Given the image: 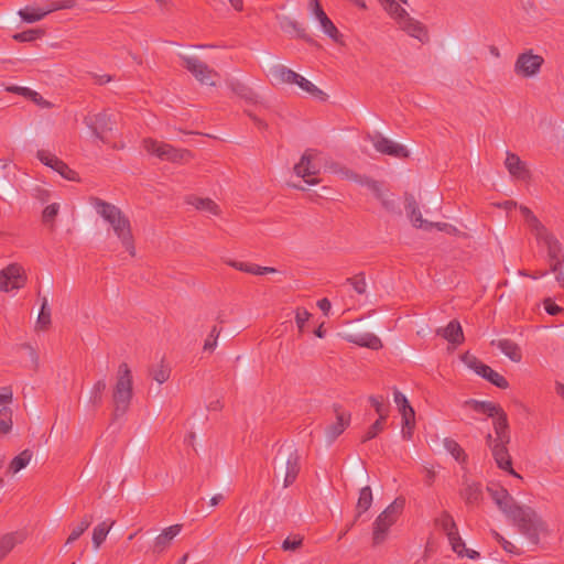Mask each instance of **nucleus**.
<instances>
[{"label":"nucleus","mask_w":564,"mask_h":564,"mask_svg":"<svg viewBox=\"0 0 564 564\" xmlns=\"http://www.w3.org/2000/svg\"><path fill=\"white\" fill-rule=\"evenodd\" d=\"M487 490L498 508L513 521L519 531L532 544H538L540 533L546 531V525L536 512L530 507L518 506L505 488L488 487Z\"/></svg>","instance_id":"1"},{"label":"nucleus","mask_w":564,"mask_h":564,"mask_svg":"<svg viewBox=\"0 0 564 564\" xmlns=\"http://www.w3.org/2000/svg\"><path fill=\"white\" fill-rule=\"evenodd\" d=\"M89 202L96 213L111 226L113 232L130 256L134 257L135 248L129 218L119 207L99 197H90Z\"/></svg>","instance_id":"2"},{"label":"nucleus","mask_w":564,"mask_h":564,"mask_svg":"<svg viewBox=\"0 0 564 564\" xmlns=\"http://www.w3.org/2000/svg\"><path fill=\"white\" fill-rule=\"evenodd\" d=\"M301 470L300 454L293 442L283 443L273 458L274 478H283V488L294 484Z\"/></svg>","instance_id":"3"},{"label":"nucleus","mask_w":564,"mask_h":564,"mask_svg":"<svg viewBox=\"0 0 564 564\" xmlns=\"http://www.w3.org/2000/svg\"><path fill=\"white\" fill-rule=\"evenodd\" d=\"M133 397L132 372L126 362H121L117 371L116 384L112 389L113 419L123 416L131 404Z\"/></svg>","instance_id":"4"},{"label":"nucleus","mask_w":564,"mask_h":564,"mask_svg":"<svg viewBox=\"0 0 564 564\" xmlns=\"http://www.w3.org/2000/svg\"><path fill=\"white\" fill-rule=\"evenodd\" d=\"M405 499L398 497L377 517L373 522V545H379L386 540L389 529L397 522L403 511Z\"/></svg>","instance_id":"5"},{"label":"nucleus","mask_w":564,"mask_h":564,"mask_svg":"<svg viewBox=\"0 0 564 564\" xmlns=\"http://www.w3.org/2000/svg\"><path fill=\"white\" fill-rule=\"evenodd\" d=\"M143 147L147 152L158 156L161 160L170 161L173 163L181 162L191 156V152L187 150H180L171 144L160 142L151 138L143 140Z\"/></svg>","instance_id":"6"},{"label":"nucleus","mask_w":564,"mask_h":564,"mask_svg":"<svg viewBox=\"0 0 564 564\" xmlns=\"http://www.w3.org/2000/svg\"><path fill=\"white\" fill-rule=\"evenodd\" d=\"M184 67L203 85L216 86L215 78H218V73L210 68L206 63L202 62L196 56H187L180 54Z\"/></svg>","instance_id":"7"},{"label":"nucleus","mask_w":564,"mask_h":564,"mask_svg":"<svg viewBox=\"0 0 564 564\" xmlns=\"http://www.w3.org/2000/svg\"><path fill=\"white\" fill-rule=\"evenodd\" d=\"M462 360L468 368L473 369L477 375L489 381L491 384L500 389H507L509 387V383L503 376L480 361L476 356L466 352L463 355Z\"/></svg>","instance_id":"8"},{"label":"nucleus","mask_w":564,"mask_h":564,"mask_svg":"<svg viewBox=\"0 0 564 564\" xmlns=\"http://www.w3.org/2000/svg\"><path fill=\"white\" fill-rule=\"evenodd\" d=\"M544 63L541 55L533 54L532 50L525 51L518 55L514 63V73L523 78L536 76Z\"/></svg>","instance_id":"9"},{"label":"nucleus","mask_w":564,"mask_h":564,"mask_svg":"<svg viewBox=\"0 0 564 564\" xmlns=\"http://www.w3.org/2000/svg\"><path fill=\"white\" fill-rule=\"evenodd\" d=\"M534 237L539 243H543L545 246L550 267H556L560 262H564L562 243L546 227Z\"/></svg>","instance_id":"10"},{"label":"nucleus","mask_w":564,"mask_h":564,"mask_svg":"<svg viewBox=\"0 0 564 564\" xmlns=\"http://www.w3.org/2000/svg\"><path fill=\"white\" fill-rule=\"evenodd\" d=\"M26 275L24 269L17 263H11L0 271V290L4 292L19 290L24 286Z\"/></svg>","instance_id":"11"},{"label":"nucleus","mask_w":564,"mask_h":564,"mask_svg":"<svg viewBox=\"0 0 564 564\" xmlns=\"http://www.w3.org/2000/svg\"><path fill=\"white\" fill-rule=\"evenodd\" d=\"M316 155V150L308 149L303 153L300 162L294 166L295 174L302 177L308 185H316L319 182L316 177L308 178L310 176H316L319 174V167L313 163V159Z\"/></svg>","instance_id":"12"},{"label":"nucleus","mask_w":564,"mask_h":564,"mask_svg":"<svg viewBox=\"0 0 564 564\" xmlns=\"http://www.w3.org/2000/svg\"><path fill=\"white\" fill-rule=\"evenodd\" d=\"M367 138L371 141L375 149L382 154L399 159L409 156V151L405 147L393 142L392 140L382 135L380 132L368 134Z\"/></svg>","instance_id":"13"},{"label":"nucleus","mask_w":564,"mask_h":564,"mask_svg":"<svg viewBox=\"0 0 564 564\" xmlns=\"http://www.w3.org/2000/svg\"><path fill=\"white\" fill-rule=\"evenodd\" d=\"M84 123L91 130L96 138L105 142L106 134L113 129L115 120L107 112H100L86 116Z\"/></svg>","instance_id":"14"},{"label":"nucleus","mask_w":564,"mask_h":564,"mask_svg":"<svg viewBox=\"0 0 564 564\" xmlns=\"http://www.w3.org/2000/svg\"><path fill=\"white\" fill-rule=\"evenodd\" d=\"M36 156L44 165L50 166L64 178L68 181H79L78 173L72 170L65 162L59 160L55 154L45 150H39Z\"/></svg>","instance_id":"15"},{"label":"nucleus","mask_w":564,"mask_h":564,"mask_svg":"<svg viewBox=\"0 0 564 564\" xmlns=\"http://www.w3.org/2000/svg\"><path fill=\"white\" fill-rule=\"evenodd\" d=\"M310 4L312 7V13L319 22L324 33L327 34L334 42L340 43L341 34L323 10L319 0H311Z\"/></svg>","instance_id":"16"},{"label":"nucleus","mask_w":564,"mask_h":564,"mask_svg":"<svg viewBox=\"0 0 564 564\" xmlns=\"http://www.w3.org/2000/svg\"><path fill=\"white\" fill-rule=\"evenodd\" d=\"M395 20L400 28L410 36L417 39L422 43L427 41L429 36L425 26L417 20L411 18L406 11L405 13H400Z\"/></svg>","instance_id":"17"},{"label":"nucleus","mask_w":564,"mask_h":564,"mask_svg":"<svg viewBox=\"0 0 564 564\" xmlns=\"http://www.w3.org/2000/svg\"><path fill=\"white\" fill-rule=\"evenodd\" d=\"M404 203L406 215L415 228H421L424 230L433 229V224L431 221L423 219L419 204L412 194L405 193Z\"/></svg>","instance_id":"18"},{"label":"nucleus","mask_w":564,"mask_h":564,"mask_svg":"<svg viewBox=\"0 0 564 564\" xmlns=\"http://www.w3.org/2000/svg\"><path fill=\"white\" fill-rule=\"evenodd\" d=\"M508 444L509 443L505 442H496L491 449L492 456L500 469L506 470L516 477H520L512 468V459L507 448Z\"/></svg>","instance_id":"19"},{"label":"nucleus","mask_w":564,"mask_h":564,"mask_svg":"<svg viewBox=\"0 0 564 564\" xmlns=\"http://www.w3.org/2000/svg\"><path fill=\"white\" fill-rule=\"evenodd\" d=\"M460 497L467 506H476L482 499L481 484L471 481L467 477L463 479V488L459 491Z\"/></svg>","instance_id":"20"},{"label":"nucleus","mask_w":564,"mask_h":564,"mask_svg":"<svg viewBox=\"0 0 564 564\" xmlns=\"http://www.w3.org/2000/svg\"><path fill=\"white\" fill-rule=\"evenodd\" d=\"M505 165L508 172L516 178L528 180L531 176L525 163L516 153L507 152Z\"/></svg>","instance_id":"21"},{"label":"nucleus","mask_w":564,"mask_h":564,"mask_svg":"<svg viewBox=\"0 0 564 564\" xmlns=\"http://www.w3.org/2000/svg\"><path fill=\"white\" fill-rule=\"evenodd\" d=\"M182 525L174 524L162 531L159 534L153 543L152 551L154 554H161L164 552L170 545L172 540L181 532Z\"/></svg>","instance_id":"22"},{"label":"nucleus","mask_w":564,"mask_h":564,"mask_svg":"<svg viewBox=\"0 0 564 564\" xmlns=\"http://www.w3.org/2000/svg\"><path fill=\"white\" fill-rule=\"evenodd\" d=\"M436 335L442 336L453 345H460L464 341L463 328L456 319L451 321L446 327L437 328Z\"/></svg>","instance_id":"23"},{"label":"nucleus","mask_w":564,"mask_h":564,"mask_svg":"<svg viewBox=\"0 0 564 564\" xmlns=\"http://www.w3.org/2000/svg\"><path fill=\"white\" fill-rule=\"evenodd\" d=\"M336 422L330 424L326 429V435L329 442H334L349 425L350 414L340 412L338 408H335Z\"/></svg>","instance_id":"24"},{"label":"nucleus","mask_w":564,"mask_h":564,"mask_svg":"<svg viewBox=\"0 0 564 564\" xmlns=\"http://www.w3.org/2000/svg\"><path fill=\"white\" fill-rule=\"evenodd\" d=\"M25 540L23 532H10L0 536V562L18 545Z\"/></svg>","instance_id":"25"},{"label":"nucleus","mask_w":564,"mask_h":564,"mask_svg":"<svg viewBox=\"0 0 564 564\" xmlns=\"http://www.w3.org/2000/svg\"><path fill=\"white\" fill-rule=\"evenodd\" d=\"M491 345L497 346L502 354H505L510 360L520 362L522 359V352L517 343L511 339L502 338L492 340Z\"/></svg>","instance_id":"26"},{"label":"nucleus","mask_w":564,"mask_h":564,"mask_svg":"<svg viewBox=\"0 0 564 564\" xmlns=\"http://www.w3.org/2000/svg\"><path fill=\"white\" fill-rule=\"evenodd\" d=\"M494 421V430H495V442H505L510 443V433H509V423L507 414L503 410H501L496 416Z\"/></svg>","instance_id":"27"},{"label":"nucleus","mask_w":564,"mask_h":564,"mask_svg":"<svg viewBox=\"0 0 564 564\" xmlns=\"http://www.w3.org/2000/svg\"><path fill=\"white\" fill-rule=\"evenodd\" d=\"M225 263H227L231 268H235L236 270L256 275L273 273L276 271L274 268L271 267H261L259 264L241 262L236 260H226Z\"/></svg>","instance_id":"28"},{"label":"nucleus","mask_w":564,"mask_h":564,"mask_svg":"<svg viewBox=\"0 0 564 564\" xmlns=\"http://www.w3.org/2000/svg\"><path fill=\"white\" fill-rule=\"evenodd\" d=\"M464 405L470 406L475 412L486 414L489 417H495L502 410L500 405L490 401H478L474 399L465 401Z\"/></svg>","instance_id":"29"},{"label":"nucleus","mask_w":564,"mask_h":564,"mask_svg":"<svg viewBox=\"0 0 564 564\" xmlns=\"http://www.w3.org/2000/svg\"><path fill=\"white\" fill-rule=\"evenodd\" d=\"M270 73L279 84H295V80H297L299 78L297 73L288 68L284 65L273 66Z\"/></svg>","instance_id":"30"},{"label":"nucleus","mask_w":564,"mask_h":564,"mask_svg":"<svg viewBox=\"0 0 564 564\" xmlns=\"http://www.w3.org/2000/svg\"><path fill=\"white\" fill-rule=\"evenodd\" d=\"M372 491L369 486H365L359 491L358 501L356 505V516L354 523L361 517L362 513L369 510L372 505Z\"/></svg>","instance_id":"31"},{"label":"nucleus","mask_w":564,"mask_h":564,"mask_svg":"<svg viewBox=\"0 0 564 564\" xmlns=\"http://www.w3.org/2000/svg\"><path fill=\"white\" fill-rule=\"evenodd\" d=\"M394 402L399 405L404 424L409 426L411 422L413 423L415 416L413 408L410 405L405 395L399 391L394 392Z\"/></svg>","instance_id":"32"},{"label":"nucleus","mask_w":564,"mask_h":564,"mask_svg":"<svg viewBox=\"0 0 564 564\" xmlns=\"http://www.w3.org/2000/svg\"><path fill=\"white\" fill-rule=\"evenodd\" d=\"M187 204L193 205L196 209L218 215L220 213L218 205L210 198H203L197 196H189L186 199Z\"/></svg>","instance_id":"33"},{"label":"nucleus","mask_w":564,"mask_h":564,"mask_svg":"<svg viewBox=\"0 0 564 564\" xmlns=\"http://www.w3.org/2000/svg\"><path fill=\"white\" fill-rule=\"evenodd\" d=\"M113 520H106L100 522L94 528L93 531V545L96 550L100 547V545L105 542L109 531L113 527Z\"/></svg>","instance_id":"34"},{"label":"nucleus","mask_w":564,"mask_h":564,"mask_svg":"<svg viewBox=\"0 0 564 564\" xmlns=\"http://www.w3.org/2000/svg\"><path fill=\"white\" fill-rule=\"evenodd\" d=\"M18 14L22 19V21L26 23H34L41 21L43 18L50 14V12H46V7L35 8L28 6L23 9H20Z\"/></svg>","instance_id":"35"},{"label":"nucleus","mask_w":564,"mask_h":564,"mask_svg":"<svg viewBox=\"0 0 564 564\" xmlns=\"http://www.w3.org/2000/svg\"><path fill=\"white\" fill-rule=\"evenodd\" d=\"M348 340L360 347H367L372 350H379L382 348L381 339L377 335L371 333H367L356 337H349Z\"/></svg>","instance_id":"36"},{"label":"nucleus","mask_w":564,"mask_h":564,"mask_svg":"<svg viewBox=\"0 0 564 564\" xmlns=\"http://www.w3.org/2000/svg\"><path fill=\"white\" fill-rule=\"evenodd\" d=\"M281 29L285 32H295L297 37L306 41L307 43H315V41L306 33L305 29L295 20L284 18L281 22Z\"/></svg>","instance_id":"37"},{"label":"nucleus","mask_w":564,"mask_h":564,"mask_svg":"<svg viewBox=\"0 0 564 564\" xmlns=\"http://www.w3.org/2000/svg\"><path fill=\"white\" fill-rule=\"evenodd\" d=\"M519 209L524 218L525 224L534 236L545 228V226L538 219V217L532 213L530 208L521 205Z\"/></svg>","instance_id":"38"},{"label":"nucleus","mask_w":564,"mask_h":564,"mask_svg":"<svg viewBox=\"0 0 564 564\" xmlns=\"http://www.w3.org/2000/svg\"><path fill=\"white\" fill-rule=\"evenodd\" d=\"M350 178L362 186H367L375 194L376 198H381V186L378 181L356 173H351Z\"/></svg>","instance_id":"39"},{"label":"nucleus","mask_w":564,"mask_h":564,"mask_svg":"<svg viewBox=\"0 0 564 564\" xmlns=\"http://www.w3.org/2000/svg\"><path fill=\"white\" fill-rule=\"evenodd\" d=\"M51 310L46 297L42 299L41 311L36 319V328L46 330L51 326Z\"/></svg>","instance_id":"40"},{"label":"nucleus","mask_w":564,"mask_h":564,"mask_svg":"<svg viewBox=\"0 0 564 564\" xmlns=\"http://www.w3.org/2000/svg\"><path fill=\"white\" fill-rule=\"evenodd\" d=\"M32 458V452L30 449L22 451L17 455L9 465V471L15 474L21 469L25 468Z\"/></svg>","instance_id":"41"},{"label":"nucleus","mask_w":564,"mask_h":564,"mask_svg":"<svg viewBox=\"0 0 564 564\" xmlns=\"http://www.w3.org/2000/svg\"><path fill=\"white\" fill-rule=\"evenodd\" d=\"M93 522L91 514H85L77 527H75L66 540V544H70L79 539V536L90 527Z\"/></svg>","instance_id":"42"},{"label":"nucleus","mask_w":564,"mask_h":564,"mask_svg":"<svg viewBox=\"0 0 564 564\" xmlns=\"http://www.w3.org/2000/svg\"><path fill=\"white\" fill-rule=\"evenodd\" d=\"M107 388V383L105 379H100L95 382L90 390V398L89 402L98 408L102 403V395Z\"/></svg>","instance_id":"43"},{"label":"nucleus","mask_w":564,"mask_h":564,"mask_svg":"<svg viewBox=\"0 0 564 564\" xmlns=\"http://www.w3.org/2000/svg\"><path fill=\"white\" fill-rule=\"evenodd\" d=\"M444 447L451 455L459 463L466 460V454L465 451L462 448V446L453 438H445L444 440Z\"/></svg>","instance_id":"44"},{"label":"nucleus","mask_w":564,"mask_h":564,"mask_svg":"<svg viewBox=\"0 0 564 564\" xmlns=\"http://www.w3.org/2000/svg\"><path fill=\"white\" fill-rule=\"evenodd\" d=\"M229 86H230V89L239 97H241L248 101H256V94L253 93V90L251 88H249L245 84L236 80V82H231L229 84Z\"/></svg>","instance_id":"45"},{"label":"nucleus","mask_w":564,"mask_h":564,"mask_svg":"<svg viewBox=\"0 0 564 564\" xmlns=\"http://www.w3.org/2000/svg\"><path fill=\"white\" fill-rule=\"evenodd\" d=\"M369 402L375 408L376 413L378 414V419L380 421L387 420L389 415V405L384 403L382 397H369Z\"/></svg>","instance_id":"46"},{"label":"nucleus","mask_w":564,"mask_h":564,"mask_svg":"<svg viewBox=\"0 0 564 564\" xmlns=\"http://www.w3.org/2000/svg\"><path fill=\"white\" fill-rule=\"evenodd\" d=\"M12 429V410L9 406L0 409V434L6 435Z\"/></svg>","instance_id":"47"},{"label":"nucleus","mask_w":564,"mask_h":564,"mask_svg":"<svg viewBox=\"0 0 564 564\" xmlns=\"http://www.w3.org/2000/svg\"><path fill=\"white\" fill-rule=\"evenodd\" d=\"M44 30L42 29H30L23 32L15 33L12 37L18 42H32L37 39H41L44 35Z\"/></svg>","instance_id":"48"},{"label":"nucleus","mask_w":564,"mask_h":564,"mask_svg":"<svg viewBox=\"0 0 564 564\" xmlns=\"http://www.w3.org/2000/svg\"><path fill=\"white\" fill-rule=\"evenodd\" d=\"M345 283L350 284L358 294H365L367 289V282L365 273H358L352 278H347Z\"/></svg>","instance_id":"49"},{"label":"nucleus","mask_w":564,"mask_h":564,"mask_svg":"<svg viewBox=\"0 0 564 564\" xmlns=\"http://www.w3.org/2000/svg\"><path fill=\"white\" fill-rule=\"evenodd\" d=\"M295 84L299 85L303 90L310 93L313 96L323 98L325 96L324 91H322L319 88H317L314 84H312L310 80L304 78L303 76L299 75L297 80H295Z\"/></svg>","instance_id":"50"},{"label":"nucleus","mask_w":564,"mask_h":564,"mask_svg":"<svg viewBox=\"0 0 564 564\" xmlns=\"http://www.w3.org/2000/svg\"><path fill=\"white\" fill-rule=\"evenodd\" d=\"M435 524L440 527L444 532H446L455 528L456 523L449 512L443 511L441 516L435 519Z\"/></svg>","instance_id":"51"},{"label":"nucleus","mask_w":564,"mask_h":564,"mask_svg":"<svg viewBox=\"0 0 564 564\" xmlns=\"http://www.w3.org/2000/svg\"><path fill=\"white\" fill-rule=\"evenodd\" d=\"M171 375V369L167 366L160 365L156 369L151 370V376L153 380L158 383L162 384L169 380Z\"/></svg>","instance_id":"52"},{"label":"nucleus","mask_w":564,"mask_h":564,"mask_svg":"<svg viewBox=\"0 0 564 564\" xmlns=\"http://www.w3.org/2000/svg\"><path fill=\"white\" fill-rule=\"evenodd\" d=\"M388 13L397 19L400 13H405V10L395 0H378Z\"/></svg>","instance_id":"53"},{"label":"nucleus","mask_w":564,"mask_h":564,"mask_svg":"<svg viewBox=\"0 0 564 564\" xmlns=\"http://www.w3.org/2000/svg\"><path fill=\"white\" fill-rule=\"evenodd\" d=\"M384 421L376 420L373 424H371L365 435L361 437V442H368L375 438L384 427Z\"/></svg>","instance_id":"54"},{"label":"nucleus","mask_w":564,"mask_h":564,"mask_svg":"<svg viewBox=\"0 0 564 564\" xmlns=\"http://www.w3.org/2000/svg\"><path fill=\"white\" fill-rule=\"evenodd\" d=\"M76 6V0H61L52 1L46 6V12H54L63 9H73Z\"/></svg>","instance_id":"55"},{"label":"nucleus","mask_w":564,"mask_h":564,"mask_svg":"<svg viewBox=\"0 0 564 564\" xmlns=\"http://www.w3.org/2000/svg\"><path fill=\"white\" fill-rule=\"evenodd\" d=\"M221 329L217 326H214L205 340L204 350L213 351L217 346V339L219 337Z\"/></svg>","instance_id":"56"},{"label":"nucleus","mask_w":564,"mask_h":564,"mask_svg":"<svg viewBox=\"0 0 564 564\" xmlns=\"http://www.w3.org/2000/svg\"><path fill=\"white\" fill-rule=\"evenodd\" d=\"M302 543L303 538L300 535L288 536L282 543V549L284 551H295L301 547Z\"/></svg>","instance_id":"57"},{"label":"nucleus","mask_w":564,"mask_h":564,"mask_svg":"<svg viewBox=\"0 0 564 564\" xmlns=\"http://www.w3.org/2000/svg\"><path fill=\"white\" fill-rule=\"evenodd\" d=\"M59 206L56 203H53L48 206H46L42 213V218L44 223L53 221L54 218L58 214Z\"/></svg>","instance_id":"58"},{"label":"nucleus","mask_w":564,"mask_h":564,"mask_svg":"<svg viewBox=\"0 0 564 564\" xmlns=\"http://www.w3.org/2000/svg\"><path fill=\"white\" fill-rule=\"evenodd\" d=\"M378 199L381 202V204H382L383 208H384L387 212H389V213H391V214H398V215H400V214H401V212H400V209H399L398 204L395 203V200H394V199H392V198L384 197V195H383V193H382V192H381V198H378Z\"/></svg>","instance_id":"59"},{"label":"nucleus","mask_w":564,"mask_h":564,"mask_svg":"<svg viewBox=\"0 0 564 564\" xmlns=\"http://www.w3.org/2000/svg\"><path fill=\"white\" fill-rule=\"evenodd\" d=\"M311 313L305 308H297L295 313V322L299 327V330L302 333L304 329L305 323L310 319Z\"/></svg>","instance_id":"60"},{"label":"nucleus","mask_w":564,"mask_h":564,"mask_svg":"<svg viewBox=\"0 0 564 564\" xmlns=\"http://www.w3.org/2000/svg\"><path fill=\"white\" fill-rule=\"evenodd\" d=\"M20 347L28 351L29 357L33 365V369L37 370L39 366H40V357H39V354L36 352L35 348L32 345H30L29 343H24Z\"/></svg>","instance_id":"61"},{"label":"nucleus","mask_w":564,"mask_h":564,"mask_svg":"<svg viewBox=\"0 0 564 564\" xmlns=\"http://www.w3.org/2000/svg\"><path fill=\"white\" fill-rule=\"evenodd\" d=\"M7 91L9 93H14V94H18V95H21V96H24L26 98H29L30 96H36V91L35 90H32L28 87H21V86H8L6 88Z\"/></svg>","instance_id":"62"},{"label":"nucleus","mask_w":564,"mask_h":564,"mask_svg":"<svg viewBox=\"0 0 564 564\" xmlns=\"http://www.w3.org/2000/svg\"><path fill=\"white\" fill-rule=\"evenodd\" d=\"M550 272L555 274V280L564 289V262H560L556 267L551 265Z\"/></svg>","instance_id":"63"},{"label":"nucleus","mask_w":564,"mask_h":564,"mask_svg":"<svg viewBox=\"0 0 564 564\" xmlns=\"http://www.w3.org/2000/svg\"><path fill=\"white\" fill-rule=\"evenodd\" d=\"M452 550L458 555L464 556V552L466 551V546L464 541L462 540L460 535L457 536L455 540H452L449 542Z\"/></svg>","instance_id":"64"}]
</instances>
